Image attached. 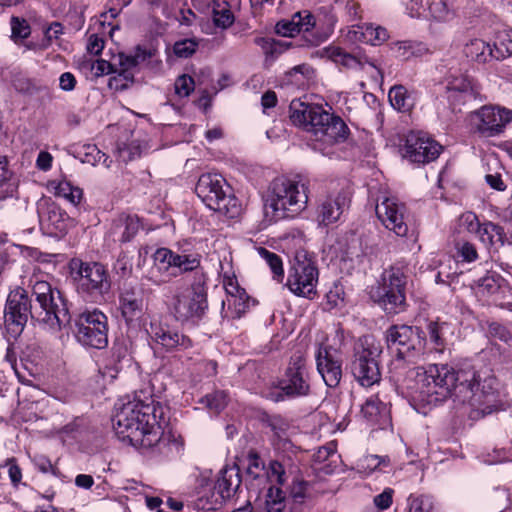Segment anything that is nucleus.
Instances as JSON below:
<instances>
[{
  "instance_id": "6e6552de",
  "label": "nucleus",
  "mask_w": 512,
  "mask_h": 512,
  "mask_svg": "<svg viewBox=\"0 0 512 512\" xmlns=\"http://www.w3.org/2000/svg\"><path fill=\"white\" fill-rule=\"evenodd\" d=\"M71 270L76 290L83 298L97 302L110 292L109 271L102 263L73 260Z\"/></svg>"
},
{
  "instance_id": "423d86ee",
  "label": "nucleus",
  "mask_w": 512,
  "mask_h": 512,
  "mask_svg": "<svg viewBox=\"0 0 512 512\" xmlns=\"http://www.w3.org/2000/svg\"><path fill=\"white\" fill-rule=\"evenodd\" d=\"M153 265L146 278L155 285L167 283L179 274L196 271L200 267L201 256L198 253L176 252L162 247L152 255Z\"/></svg>"
},
{
  "instance_id": "7ed1b4c3",
  "label": "nucleus",
  "mask_w": 512,
  "mask_h": 512,
  "mask_svg": "<svg viewBox=\"0 0 512 512\" xmlns=\"http://www.w3.org/2000/svg\"><path fill=\"white\" fill-rule=\"evenodd\" d=\"M290 120L296 126L311 132L315 136L313 148L325 156H331L330 146L346 140L349 129L345 122L318 105L292 102Z\"/></svg>"
},
{
  "instance_id": "aec40b11",
  "label": "nucleus",
  "mask_w": 512,
  "mask_h": 512,
  "mask_svg": "<svg viewBox=\"0 0 512 512\" xmlns=\"http://www.w3.org/2000/svg\"><path fill=\"white\" fill-rule=\"evenodd\" d=\"M376 215L383 226L399 237H405L408 233L406 208L395 198L383 197L376 204Z\"/></svg>"
},
{
  "instance_id": "f8f14e48",
  "label": "nucleus",
  "mask_w": 512,
  "mask_h": 512,
  "mask_svg": "<svg viewBox=\"0 0 512 512\" xmlns=\"http://www.w3.org/2000/svg\"><path fill=\"white\" fill-rule=\"evenodd\" d=\"M75 337L83 346L103 349L108 344V318L99 309L84 310L75 320Z\"/></svg>"
},
{
  "instance_id": "cd10ccee",
  "label": "nucleus",
  "mask_w": 512,
  "mask_h": 512,
  "mask_svg": "<svg viewBox=\"0 0 512 512\" xmlns=\"http://www.w3.org/2000/svg\"><path fill=\"white\" fill-rule=\"evenodd\" d=\"M122 316L126 322L138 319L143 312V298L134 287H125L119 297Z\"/></svg>"
},
{
  "instance_id": "4c0bfd02",
  "label": "nucleus",
  "mask_w": 512,
  "mask_h": 512,
  "mask_svg": "<svg viewBox=\"0 0 512 512\" xmlns=\"http://www.w3.org/2000/svg\"><path fill=\"white\" fill-rule=\"evenodd\" d=\"M495 60H503L512 56V29H504L497 33L495 42Z\"/></svg>"
},
{
  "instance_id": "de8ad7c7",
  "label": "nucleus",
  "mask_w": 512,
  "mask_h": 512,
  "mask_svg": "<svg viewBox=\"0 0 512 512\" xmlns=\"http://www.w3.org/2000/svg\"><path fill=\"white\" fill-rule=\"evenodd\" d=\"M201 402L205 404L210 411L219 413L227 405V394L224 391H215L203 397Z\"/></svg>"
},
{
  "instance_id": "dca6fc26",
  "label": "nucleus",
  "mask_w": 512,
  "mask_h": 512,
  "mask_svg": "<svg viewBox=\"0 0 512 512\" xmlns=\"http://www.w3.org/2000/svg\"><path fill=\"white\" fill-rule=\"evenodd\" d=\"M29 316L36 318L34 306L28 298L25 289L17 287L12 290L6 301L4 319L7 331L13 336H18L24 329Z\"/></svg>"
},
{
  "instance_id": "37998d69",
  "label": "nucleus",
  "mask_w": 512,
  "mask_h": 512,
  "mask_svg": "<svg viewBox=\"0 0 512 512\" xmlns=\"http://www.w3.org/2000/svg\"><path fill=\"white\" fill-rule=\"evenodd\" d=\"M445 323L429 322L427 325L429 341L433 345V349L437 352H443L445 346L444 330Z\"/></svg>"
},
{
  "instance_id": "bf43d9fd",
  "label": "nucleus",
  "mask_w": 512,
  "mask_h": 512,
  "mask_svg": "<svg viewBox=\"0 0 512 512\" xmlns=\"http://www.w3.org/2000/svg\"><path fill=\"white\" fill-rule=\"evenodd\" d=\"M269 467L265 469L264 462L256 454H251L248 459L247 473L254 479L259 478L263 473L267 475Z\"/></svg>"
},
{
  "instance_id": "2eb2a0df",
  "label": "nucleus",
  "mask_w": 512,
  "mask_h": 512,
  "mask_svg": "<svg viewBox=\"0 0 512 512\" xmlns=\"http://www.w3.org/2000/svg\"><path fill=\"white\" fill-rule=\"evenodd\" d=\"M318 276L315 263L306 256L297 255L289 270L286 285L294 295L311 299L316 294Z\"/></svg>"
},
{
  "instance_id": "bb28decb",
  "label": "nucleus",
  "mask_w": 512,
  "mask_h": 512,
  "mask_svg": "<svg viewBox=\"0 0 512 512\" xmlns=\"http://www.w3.org/2000/svg\"><path fill=\"white\" fill-rule=\"evenodd\" d=\"M143 227L140 218L135 214H121L116 217L108 231L114 242H130Z\"/></svg>"
},
{
  "instance_id": "338daca9",
  "label": "nucleus",
  "mask_w": 512,
  "mask_h": 512,
  "mask_svg": "<svg viewBox=\"0 0 512 512\" xmlns=\"http://www.w3.org/2000/svg\"><path fill=\"white\" fill-rule=\"evenodd\" d=\"M140 155V149L138 145L134 143L123 144L118 146V156L123 162H128Z\"/></svg>"
},
{
  "instance_id": "e2e57ef3",
  "label": "nucleus",
  "mask_w": 512,
  "mask_h": 512,
  "mask_svg": "<svg viewBox=\"0 0 512 512\" xmlns=\"http://www.w3.org/2000/svg\"><path fill=\"white\" fill-rule=\"evenodd\" d=\"M131 2H132V0H110V4L112 6L109 8L108 11L103 12L100 15V20H99L100 25L101 26L105 25L108 15L112 19L116 18L118 16L119 12L121 11V9L128 6Z\"/></svg>"
},
{
  "instance_id": "f704fd0d",
  "label": "nucleus",
  "mask_w": 512,
  "mask_h": 512,
  "mask_svg": "<svg viewBox=\"0 0 512 512\" xmlns=\"http://www.w3.org/2000/svg\"><path fill=\"white\" fill-rule=\"evenodd\" d=\"M388 98L392 107L401 112L409 111L414 105L412 96L402 85H395L391 87L388 93Z\"/></svg>"
},
{
  "instance_id": "c85d7f7f",
  "label": "nucleus",
  "mask_w": 512,
  "mask_h": 512,
  "mask_svg": "<svg viewBox=\"0 0 512 512\" xmlns=\"http://www.w3.org/2000/svg\"><path fill=\"white\" fill-rule=\"evenodd\" d=\"M316 26L314 15L307 11L296 13L290 22H280L277 24V32L283 36H293L294 33L308 32Z\"/></svg>"
},
{
  "instance_id": "58836bf2",
  "label": "nucleus",
  "mask_w": 512,
  "mask_h": 512,
  "mask_svg": "<svg viewBox=\"0 0 512 512\" xmlns=\"http://www.w3.org/2000/svg\"><path fill=\"white\" fill-rule=\"evenodd\" d=\"M254 43L259 46L265 55L276 57L286 51L290 47L289 42L276 41L271 37H257Z\"/></svg>"
},
{
  "instance_id": "9b49d317",
  "label": "nucleus",
  "mask_w": 512,
  "mask_h": 512,
  "mask_svg": "<svg viewBox=\"0 0 512 512\" xmlns=\"http://www.w3.org/2000/svg\"><path fill=\"white\" fill-rule=\"evenodd\" d=\"M277 388L278 390L271 391L266 395L274 402L309 395L310 381L305 353L296 351L291 356L285 375L278 381Z\"/></svg>"
},
{
  "instance_id": "ddd939ff",
  "label": "nucleus",
  "mask_w": 512,
  "mask_h": 512,
  "mask_svg": "<svg viewBox=\"0 0 512 512\" xmlns=\"http://www.w3.org/2000/svg\"><path fill=\"white\" fill-rule=\"evenodd\" d=\"M406 275L399 267H391L382 276V284L377 290L378 304L389 314H397L405 306Z\"/></svg>"
},
{
  "instance_id": "39448f33",
  "label": "nucleus",
  "mask_w": 512,
  "mask_h": 512,
  "mask_svg": "<svg viewBox=\"0 0 512 512\" xmlns=\"http://www.w3.org/2000/svg\"><path fill=\"white\" fill-rule=\"evenodd\" d=\"M32 295L36 319L53 332L61 330L70 321L68 308L61 292L52 288L50 283L37 278L31 279Z\"/></svg>"
},
{
  "instance_id": "7c9ffc66",
  "label": "nucleus",
  "mask_w": 512,
  "mask_h": 512,
  "mask_svg": "<svg viewBox=\"0 0 512 512\" xmlns=\"http://www.w3.org/2000/svg\"><path fill=\"white\" fill-rule=\"evenodd\" d=\"M348 34L352 40L369 42L372 45H378L388 39V32L385 28L375 27L372 24L352 27Z\"/></svg>"
},
{
  "instance_id": "0eeeda50",
  "label": "nucleus",
  "mask_w": 512,
  "mask_h": 512,
  "mask_svg": "<svg viewBox=\"0 0 512 512\" xmlns=\"http://www.w3.org/2000/svg\"><path fill=\"white\" fill-rule=\"evenodd\" d=\"M382 345L373 335H364L354 344L350 369L355 380L364 387H370L381 379L379 357Z\"/></svg>"
},
{
  "instance_id": "b1692460",
  "label": "nucleus",
  "mask_w": 512,
  "mask_h": 512,
  "mask_svg": "<svg viewBox=\"0 0 512 512\" xmlns=\"http://www.w3.org/2000/svg\"><path fill=\"white\" fill-rule=\"evenodd\" d=\"M454 10L453 0H410L406 11L413 18L445 21Z\"/></svg>"
},
{
  "instance_id": "c03bdc74",
  "label": "nucleus",
  "mask_w": 512,
  "mask_h": 512,
  "mask_svg": "<svg viewBox=\"0 0 512 512\" xmlns=\"http://www.w3.org/2000/svg\"><path fill=\"white\" fill-rule=\"evenodd\" d=\"M227 306L229 310H232L233 317L240 318L249 306V296L246 291L243 290L227 297Z\"/></svg>"
},
{
  "instance_id": "2f4dec72",
  "label": "nucleus",
  "mask_w": 512,
  "mask_h": 512,
  "mask_svg": "<svg viewBox=\"0 0 512 512\" xmlns=\"http://www.w3.org/2000/svg\"><path fill=\"white\" fill-rule=\"evenodd\" d=\"M330 57H331V59L335 63L342 64L343 66L348 67V68H353V69L361 68V69H364V67L366 65H368L371 68L375 69L377 74L381 78L383 77V74H382V71L380 70V68H378L373 61H371L369 58H367L365 56H363V57L362 56H356V55H352V54L346 53L345 51H343L340 48H333L331 50Z\"/></svg>"
},
{
  "instance_id": "a878e982",
  "label": "nucleus",
  "mask_w": 512,
  "mask_h": 512,
  "mask_svg": "<svg viewBox=\"0 0 512 512\" xmlns=\"http://www.w3.org/2000/svg\"><path fill=\"white\" fill-rule=\"evenodd\" d=\"M349 202V195L345 191L321 199L317 209L319 223L328 226L338 221L345 209L348 208Z\"/></svg>"
},
{
  "instance_id": "3c124183",
  "label": "nucleus",
  "mask_w": 512,
  "mask_h": 512,
  "mask_svg": "<svg viewBox=\"0 0 512 512\" xmlns=\"http://www.w3.org/2000/svg\"><path fill=\"white\" fill-rule=\"evenodd\" d=\"M86 150L85 158L82 160L83 162L92 165L102 164L107 168L111 166L112 160L109 158V156L100 151L96 146L89 145L87 146Z\"/></svg>"
},
{
  "instance_id": "79ce46f5",
  "label": "nucleus",
  "mask_w": 512,
  "mask_h": 512,
  "mask_svg": "<svg viewBox=\"0 0 512 512\" xmlns=\"http://www.w3.org/2000/svg\"><path fill=\"white\" fill-rule=\"evenodd\" d=\"M504 279L494 271H488L478 280V287L482 293L495 294L503 285Z\"/></svg>"
},
{
  "instance_id": "20e7f679",
  "label": "nucleus",
  "mask_w": 512,
  "mask_h": 512,
  "mask_svg": "<svg viewBox=\"0 0 512 512\" xmlns=\"http://www.w3.org/2000/svg\"><path fill=\"white\" fill-rule=\"evenodd\" d=\"M307 187L298 181L280 177L270 184L265 201V214L272 220L294 217L306 209Z\"/></svg>"
},
{
  "instance_id": "f3484780",
  "label": "nucleus",
  "mask_w": 512,
  "mask_h": 512,
  "mask_svg": "<svg viewBox=\"0 0 512 512\" xmlns=\"http://www.w3.org/2000/svg\"><path fill=\"white\" fill-rule=\"evenodd\" d=\"M241 484L239 468L236 465L225 466L219 472L211 495L203 494L199 498L202 509L216 510L223 502L230 499Z\"/></svg>"
},
{
  "instance_id": "a211bd4d",
  "label": "nucleus",
  "mask_w": 512,
  "mask_h": 512,
  "mask_svg": "<svg viewBox=\"0 0 512 512\" xmlns=\"http://www.w3.org/2000/svg\"><path fill=\"white\" fill-rule=\"evenodd\" d=\"M386 342L391 350L398 355H413L418 357L425 347V340L417 327L394 325L386 332Z\"/></svg>"
},
{
  "instance_id": "e433bc0d",
  "label": "nucleus",
  "mask_w": 512,
  "mask_h": 512,
  "mask_svg": "<svg viewBox=\"0 0 512 512\" xmlns=\"http://www.w3.org/2000/svg\"><path fill=\"white\" fill-rule=\"evenodd\" d=\"M267 424L273 432L274 441H276L275 445H277L278 448H280L281 443L285 446L288 443L289 422L280 415H272L268 417Z\"/></svg>"
},
{
  "instance_id": "a18cd8bd",
  "label": "nucleus",
  "mask_w": 512,
  "mask_h": 512,
  "mask_svg": "<svg viewBox=\"0 0 512 512\" xmlns=\"http://www.w3.org/2000/svg\"><path fill=\"white\" fill-rule=\"evenodd\" d=\"M409 512H434V502L429 495H410Z\"/></svg>"
},
{
  "instance_id": "72a5a7b5",
  "label": "nucleus",
  "mask_w": 512,
  "mask_h": 512,
  "mask_svg": "<svg viewBox=\"0 0 512 512\" xmlns=\"http://www.w3.org/2000/svg\"><path fill=\"white\" fill-rule=\"evenodd\" d=\"M477 236L482 243L495 248L503 246L506 237L504 229L492 222L483 223Z\"/></svg>"
},
{
  "instance_id": "4468645a",
  "label": "nucleus",
  "mask_w": 512,
  "mask_h": 512,
  "mask_svg": "<svg viewBox=\"0 0 512 512\" xmlns=\"http://www.w3.org/2000/svg\"><path fill=\"white\" fill-rule=\"evenodd\" d=\"M512 122V110L492 105H484L469 114V123L474 132L483 137L501 134Z\"/></svg>"
},
{
  "instance_id": "864d4df0",
  "label": "nucleus",
  "mask_w": 512,
  "mask_h": 512,
  "mask_svg": "<svg viewBox=\"0 0 512 512\" xmlns=\"http://www.w3.org/2000/svg\"><path fill=\"white\" fill-rule=\"evenodd\" d=\"M455 247L457 258L464 262H473L478 258L475 246L468 241H459Z\"/></svg>"
},
{
  "instance_id": "c9c22d12",
  "label": "nucleus",
  "mask_w": 512,
  "mask_h": 512,
  "mask_svg": "<svg viewBox=\"0 0 512 512\" xmlns=\"http://www.w3.org/2000/svg\"><path fill=\"white\" fill-rule=\"evenodd\" d=\"M261 505L263 512H283L286 508L285 492L280 487L271 486Z\"/></svg>"
},
{
  "instance_id": "09e8293b",
  "label": "nucleus",
  "mask_w": 512,
  "mask_h": 512,
  "mask_svg": "<svg viewBox=\"0 0 512 512\" xmlns=\"http://www.w3.org/2000/svg\"><path fill=\"white\" fill-rule=\"evenodd\" d=\"M12 85L17 92L29 96L38 94L42 90V86L35 81L20 75L14 77Z\"/></svg>"
},
{
  "instance_id": "f257e3e1",
  "label": "nucleus",
  "mask_w": 512,
  "mask_h": 512,
  "mask_svg": "<svg viewBox=\"0 0 512 512\" xmlns=\"http://www.w3.org/2000/svg\"><path fill=\"white\" fill-rule=\"evenodd\" d=\"M416 358L396 353L389 364L390 379L406 389L413 401L437 405L454 391L460 401L470 406L469 417L473 420L510 406L503 386L490 370L469 367L456 371L447 364H431L420 373L411 367Z\"/></svg>"
},
{
  "instance_id": "412c9836",
  "label": "nucleus",
  "mask_w": 512,
  "mask_h": 512,
  "mask_svg": "<svg viewBox=\"0 0 512 512\" xmlns=\"http://www.w3.org/2000/svg\"><path fill=\"white\" fill-rule=\"evenodd\" d=\"M148 333L152 342L166 351H180L192 346V340L188 336L162 320L152 321Z\"/></svg>"
},
{
  "instance_id": "5fc2aeb1",
  "label": "nucleus",
  "mask_w": 512,
  "mask_h": 512,
  "mask_svg": "<svg viewBox=\"0 0 512 512\" xmlns=\"http://www.w3.org/2000/svg\"><path fill=\"white\" fill-rule=\"evenodd\" d=\"M114 74L110 77L108 86L110 89L115 91H123L127 89L134 81L132 74H123L118 71H113Z\"/></svg>"
},
{
  "instance_id": "a19ab883",
  "label": "nucleus",
  "mask_w": 512,
  "mask_h": 512,
  "mask_svg": "<svg viewBox=\"0 0 512 512\" xmlns=\"http://www.w3.org/2000/svg\"><path fill=\"white\" fill-rule=\"evenodd\" d=\"M361 412L369 421L377 422L386 413V406L377 397H370L362 405Z\"/></svg>"
},
{
  "instance_id": "13d9d810",
  "label": "nucleus",
  "mask_w": 512,
  "mask_h": 512,
  "mask_svg": "<svg viewBox=\"0 0 512 512\" xmlns=\"http://www.w3.org/2000/svg\"><path fill=\"white\" fill-rule=\"evenodd\" d=\"M118 63H114L115 71L121 72L123 74H132V78H134L135 71L137 66L131 55H125L123 53L118 54L117 56Z\"/></svg>"
},
{
  "instance_id": "393cba45",
  "label": "nucleus",
  "mask_w": 512,
  "mask_h": 512,
  "mask_svg": "<svg viewBox=\"0 0 512 512\" xmlns=\"http://www.w3.org/2000/svg\"><path fill=\"white\" fill-rule=\"evenodd\" d=\"M446 92L449 102L456 107L475 98L477 89L474 81L467 75L454 71L447 77Z\"/></svg>"
},
{
  "instance_id": "ea45409f",
  "label": "nucleus",
  "mask_w": 512,
  "mask_h": 512,
  "mask_svg": "<svg viewBox=\"0 0 512 512\" xmlns=\"http://www.w3.org/2000/svg\"><path fill=\"white\" fill-rule=\"evenodd\" d=\"M213 21L216 26L226 29L234 23V15L227 2H215L213 5Z\"/></svg>"
},
{
  "instance_id": "052dcab7",
  "label": "nucleus",
  "mask_w": 512,
  "mask_h": 512,
  "mask_svg": "<svg viewBox=\"0 0 512 512\" xmlns=\"http://www.w3.org/2000/svg\"><path fill=\"white\" fill-rule=\"evenodd\" d=\"M459 226L469 233H474L477 235L482 224H480L476 214L472 212H466L460 216Z\"/></svg>"
},
{
  "instance_id": "f03ea898",
  "label": "nucleus",
  "mask_w": 512,
  "mask_h": 512,
  "mask_svg": "<svg viewBox=\"0 0 512 512\" xmlns=\"http://www.w3.org/2000/svg\"><path fill=\"white\" fill-rule=\"evenodd\" d=\"M163 408L153 399L129 401L123 404L113 418L116 434L128 439L131 445L142 448L156 446L164 435Z\"/></svg>"
},
{
  "instance_id": "9d476101",
  "label": "nucleus",
  "mask_w": 512,
  "mask_h": 512,
  "mask_svg": "<svg viewBox=\"0 0 512 512\" xmlns=\"http://www.w3.org/2000/svg\"><path fill=\"white\" fill-rule=\"evenodd\" d=\"M171 310L178 321L198 322L208 310L207 286L203 273H196L190 287L174 296Z\"/></svg>"
},
{
  "instance_id": "680f3d73",
  "label": "nucleus",
  "mask_w": 512,
  "mask_h": 512,
  "mask_svg": "<svg viewBox=\"0 0 512 512\" xmlns=\"http://www.w3.org/2000/svg\"><path fill=\"white\" fill-rule=\"evenodd\" d=\"M392 51L397 58L407 60L416 53V48L411 41H399L394 44Z\"/></svg>"
},
{
  "instance_id": "49530a36",
  "label": "nucleus",
  "mask_w": 512,
  "mask_h": 512,
  "mask_svg": "<svg viewBox=\"0 0 512 512\" xmlns=\"http://www.w3.org/2000/svg\"><path fill=\"white\" fill-rule=\"evenodd\" d=\"M258 253L263 260L269 265L275 279H280L284 275L283 265L281 258L267 250L266 248H259Z\"/></svg>"
},
{
  "instance_id": "6ab92c4d",
  "label": "nucleus",
  "mask_w": 512,
  "mask_h": 512,
  "mask_svg": "<svg viewBox=\"0 0 512 512\" xmlns=\"http://www.w3.org/2000/svg\"><path fill=\"white\" fill-rule=\"evenodd\" d=\"M442 146L428 134L411 131L407 134L404 145V156L411 162L425 164L437 159Z\"/></svg>"
},
{
  "instance_id": "8fccbe9b",
  "label": "nucleus",
  "mask_w": 512,
  "mask_h": 512,
  "mask_svg": "<svg viewBox=\"0 0 512 512\" xmlns=\"http://www.w3.org/2000/svg\"><path fill=\"white\" fill-rule=\"evenodd\" d=\"M11 38L14 42L18 39H26L31 33V28L25 19L12 16L10 20Z\"/></svg>"
},
{
  "instance_id": "6e6d98bb",
  "label": "nucleus",
  "mask_w": 512,
  "mask_h": 512,
  "mask_svg": "<svg viewBox=\"0 0 512 512\" xmlns=\"http://www.w3.org/2000/svg\"><path fill=\"white\" fill-rule=\"evenodd\" d=\"M197 47L195 39H183L174 44L173 51L180 58H188L195 53Z\"/></svg>"
},
{
  "instance_id": "c756f323",
  "label": "nucleus",
  "mask_w": 512,
  "mask_h": 512,
  "mask_svg": "<svg viewBox=\"0 0 512 512\" xmlns=\"http://www.w3.org/2000/svg\"><path fill=\"white\" fill-rule=\"evenodd\" d=\"M463 52L467 58L478 64H485L491 60H495V47L478 38L471 39L468 41L463 49Z\"/></svg>"
},
{
  "instance_id": "1a4fd4ad",
  "label": "nucleus",
  "mask_w": 512,
  "mask_h": 512,
  "mask_svg": "<svg viewBox=\"0 0 512 512\" xmlns=\"http://www.w3.org/2000/svg\"><path fill=\"white\" fill-rule=\"evenodd\" d=\"M229 190L226 180L217 173L202 174L195 187L197 196L209 209L234 218L239 214L240 206Z\"/></svg>"
},
{
  "instance_id": "603ef678",
  "label": "nucleus",
  "mask_w": 512,
  "mask_h": 512,
  "mask_svg": "<svg viewBox=\"0 0 512 512\" xmlns=\"http://www.w3.org/2000/svg\"><path fill=\"white\" fill-rule=\"evenodd\" d=\"M313 458L317 464H323L326 461L335 462V459L338 458L336 444L329 442L325 446L320 447L314 453Z\"/></svg>"
},
{
  "instance_id": "0e129e2a",
  "label": "nucleus",
  "mask_w": 512,
  "mask_h": 512,
  "mask_svg": "<svg viewBox=\"0 0 512 512\" xmlns=\"http://www.w3.org/2000/svg\"><path fill=\"white\" fill-rule=\"evenodd\" d=\"M393 496L394 490L386 487L380 494L374 497L373 503L379 510H386L392 505Z\"/></svg>"
},
{
  "instance_id": "774afa93",
  "label": "nucleus",
  "mask_w": 512,
  "mask_h": 512,
  "mask_svg": "<svg viewBox=\"0 0 512 512\" xmlns=\"http://www.w3.org/2000/svg\"><path fill=\"white\" fill-rule=\"evenodd\" d=\"M223 287L227 293V297L237 294L244 289L238 284V281L234 275L224 274L223 276Z\"/></svg>"
},
{
  "instance_id": "5701e85b",
  "label": "nucleus",
  "mask_w": 512,
  "mask_h": 512,
  "mask_svg": "<svg viewBox=\"0 0 512 512\" xmlns=\"http://www.w3.org/2000/svg\"><path fill=\"white\" fill-rule=\"evenodd\" d=\"M316 367L328 387H336L342 378V359L338 349L320 346L315 354Z\"/></svg>"
},
{
  "instance_id": "473e14b6",
  "label": "nucleus",
  "mask_w": 512,
  "mask_h": 512,
  "mask_svg": "<svg viewBox=\"0 0 512 512\" xmlns=\"http://www.w3.org/2000/svg\"><path fill=\"white\" fill-rule=\"evenodd\" d=\"M47 188L55 196L62 197L73 205H78L83 197V191L77 186H73L67 180H52L48 182Z\"/></svg>"
},
{
  "instance_id": "4d7b16f0",
  "label": "nucleus",
  "mask_w": 512,
  "mask_h": 512,
  "mask_svg": "<svg viewBox=\"0 0 512 512\" xmlns=\"http://www.w3.org/2000/svg\"><path fill=\"white\" fill-rule=\"evenodd\" d=\"M175 93L179 97H188L194 90V80L188 75H181L175 81Z\"/></svg>"
},
{
  "instance_id": "4be33fe9",
  "label": "nucleus",
  "mask_w": 512,
  "mask_h": 512,
  "mask_svg": "<svg viewBox=\"0 0 512 512\" xmlns=\"http://www.w3.org/2000/svg\"><path fill=\"white\" fill-rule=\"evenodd\" d=\"M298 466L290 457L282 456L280 459L273 460L269 463L267 478L271 482H276L283 486L291 479L293 487L291 490L292 497L297 501L304 497V483L298 478Z\"/></svg>"
},
{
  "instance_id": "69168bd1",
  "label": "nucleus",
  "mask_w": 512,
  "mask_h": 512,
  "mask_svg": "<svg viewBox=\"0 0 512 512\" xmlns=\"http://www.w3.org/2000/svg\"><path fill=\"white\" fill-rule=\"evenodd\" d=\"M113 71H115L114 64L104 59H97L91 63V72L96 77L112 74Z\"/></svg>"
}]
</instances>
